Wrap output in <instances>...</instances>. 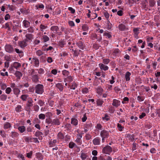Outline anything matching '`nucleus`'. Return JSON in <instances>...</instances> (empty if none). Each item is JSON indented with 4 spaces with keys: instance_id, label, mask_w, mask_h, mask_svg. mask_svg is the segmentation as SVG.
I'll list each match as a JSON object with an SVG mask.
<instances>
[{
    "instance_id": "obj_1",
    "label": "nucleus",
    "mask_w": 160,
    "mask_h": 160,
    "mask_svg": "<svg viewBox=\"0 0 160 160\" xmlns=\"http://www.w3.org/2000/svg\"><path fill=\"white\" fill-rule=\"evenodd\" d=\"M44 87L41 84H38L35 87V92L38 94H42L44 92Z\"/></svg>"
},
{
    "instance_id": "obj_2",
    "label": "nucleus",
    "mask_w": 160,
    "mask_h": 160,
    "mask_svg": "<svg viewBox=\"0 0 160 160\" xmlns=\"http://www.w3.org/2000/svg\"><path fill=\"white\" fill-rule=\"evenodd\" d=\"M100 135L102 138V142H104L105 141V139L108 138L109 137V132L108 131L105 130H103L101 131Z\"/></svg>"
},
{
    "instance_id": "obj_3",
    "label": "nucleus",
    "mask_w": 160,
    "mask_h": 160,
    "mask_svg": "<svg viewBox=\"0 0 160 160\" xmlns=\"http://www.w3.org/2000/svg\"><path fill=\"white\" fill-rule=\"evenodd\" d=\"M112 150L111 147L107 145L104 147L102 150V152L103 153L109 154L112 152Z\"/></svg>"
},
{
    "instance_id": "obj_4",
    "label": "nucleus",
    "mask_w": 160,
    "mask_h": 160,
    "mask_svg": "<svg viewBox=\"0 0 160 160\" xmlns=\"http://www.w3.org/2000/svg\"><path fill=\"white\" fill-rule=\"evenodd\" d=\"M32 100L31 98H29L28 100L27 103L26 104L25 108L28 111H30L31 107L33 106Z\"/></svg>"
},
{
    "instance_id": "obj_5",
    "label": "nucleus",
    "mask_w": 160,
    "mask_h": 160,
    "mask_svg": "<svg viewBox=\"0 0 160 160\" xmlns=\"http://www.w3.org/2000/svg\"><path fill=\"white\" fill-rule=\"evenodd\" d=\"M27 39H25L22 41H19L18 43L19 46L21 48H23L26 47L27 45Z\"/></svg>"
},
{
    "instance_id": "obj_6",
    "label": "nucleus",
    "mask_w": 160,
    "mask_h": 160,
    "mask_svg": "<svg viewBox=\"0 0 160 160\" xmlns=\"http://www.w3.org/2000/svg\"><path fill=\"white\" fill-rule=\"evenodd\" d=\"M5 49L7 52L9 53H11L14 51L13 47L10 45H6L5 47Z\"/></svg>"
},
{
    "instance_id": "obj_7",
    "label": "nucleus",
    "mask_w": 160,
    "mask_h": 160,
    "mask_svg": "<svg viewBox=\"0 0 160 160\" xmlns=\"http://www.w3.org/2000/svg\"><path fill=\"white\" fill-rule=\"evenodd\" d=\"M60 121L58 118H56L52 120V126H58L60 125Z\"/></svg>"
},
{
    "instance_id": "obj_8",
    "label": "nucleus",
    "mask_w": 160,
    "mask_h": 160,
    "mask_svg": "<svg viewBox=\"0 0 160 160\" xmlns=\"http://www.w3.org/2000/svg\"><path fill=\"white\" fill-rule=\"evenodd\" d=\"M32 62H31V63H34V66L36 67H38L39 66V62L38 58H32Z\"/></svg>"
},
{
    "instance_id": "obj_9",
    "label": "nucleus",
    "mask_w": 160,
    "mask_h": 160,
    "mask_svg": "<svg viewBox=\"0 0 160 160\" xmlns=\"http://www.w3.org/2000/svg\"><path fill=\"white\" fill-rule=\"evenodd\" d=\"M112 104L113 106L117 108L120 105V101L118 100L114 99Z\"/></svg>"
},
{
    "instance_id": "obj_10",
    "label": "nucleus",
    "mask_w": 160,
    "mask_h": 160,
    "mask_svg": "<svg viewBox=\"0 0 160 160\" xmlns=\"http://www.w3.org/2000/svg\"><path fill=\"white\" fill-rule=\"evenodd\" d=\"M12 67L17 70H18L21 67V64L18 62H15L12 64Z\"/></svg>"
},
{
    "instance_id": "obj_11",
    "label": "nucleus",
    "mask_w": 160,
    "mask_h": 160,
    "mask_svg": "<svg viewBox=\"0 0 160 160\" xmlns=\"http://www.w3.org/2000/svg\"><path fill=\"white\" fill-rule=\"evenodd\" d=\"M76 45L79 48L82 50L84 49L85 47L83 42L81 41H79L77 42Z\"/></svg>"
},
{
    "instance_id": "obj_12",
    "label": "nucleus",
    "mask_w": 160,
    "mask_h": 160,
    "mask_svg": "<svg viewBox=\"0 0 160 160\" xmlns=\"http://www.w3.org/2000/svg\"><path fill=\"white\" fill-rule=\"evenodd\" d=\"M23 26L25 28H29L30 25L29 22L26 19H25L22 22Z\"/></svg>"
},
{
    "instance_id": "obj_13",
    "label": "nucleus",
    "mask_w": 160,
    "mask_h": 160,
    "mask_svg": "<svg viewBox=\"0 0 160 160\" xmlns=\"http://www.w3.org/2000/svg\"><path fill=\"white\" fill-rule=\"evenodd\" d=\"M100 138L99 137H97L93 139L92 142L94 145H99L100 144Z\"/></svg>"
},
{
    "instance_id": "obj_14",
    "label": "nucleus",
    "mask_w": 160,
    "mask_h": 160,
    "mask_svg": "<svg viewBox=\"0 0 160 160\" xmlns=\"http://www.w3.org/2000/svg\"><path fill=\"white\" fill-rule=\"evenodd\" d=\"M57 139L58 141H61L64 139V135L61 132H59L57 135Z\"/></svg>"
},
{
    "instance_id": "obj_15",
    "label": "nucleus",
    "mask_w": 160,
    "mask_h": 160,
    "mask_svg": "<svg viewBox=\"0 0 160 160\" xmlns=\"http://www.w3.org/2000/svg\"><path fill=\"white\" fill-rule=\"evenodd\" d=\"M99 66L101 70H102L104 71L107 70L108 69V68L107 66H106L102 63L99 64Z\"/></svg>"
},
{
    "instance_id": "obj_16",
    "label": "nucleus",
    "mask_w": 160,
    "mask_h": 160,
    "mask_svg": "<svg viewBox=\"0 0 160 160\" xmlns=\"http://www.w3.org/2000/svg\"><path fill=\"white\" fill-rule=\"evenodd\" d=\"M56 87L59 90L62 92L63 91V86L61 83H58L56 84Z\"/></svg>"
},
{
    "instance_id": "obj_17",
    "label": "nucleus",
    "mask_w": 160,
    "mask_h": 160,
    "mask_svg": "<svg viewBox=\"0 0 160 160\" xmlns=\"http://www.w3.org/2000/svg\"><path fill=\"white\" fill-rule=\"evenodd\" d=\"M119 30L121 31H124L126 29V27L125 25L121 23L119 24L118 26Z\"/></svg>"
},
{
    "instance_id": "obj_18",
    "label": "nucleus",
    "mask_w": 160,
    "mask_h": 160,
    "mask_svg": "<svg viewBox=\"0 0 160 160\" xmlns=\"http://www.w3.org/2000/svg\"><path fill=\"white\" fill-rule=\"evenodd\" d=\"M43 42H46L49 40V37L46 35H43L41 39Z\"/></svg>"
},
{
    "instance_id": "obj_19",
    "label": "nucleus",
    "mask_w": 160,
    "mask_h": 160,
    "mask_svg": "<svg viewBox=\"0 0 160 160\" xmlns=\"http://www.w3.org/2000/svg\"><path fill=\"white\" fill-rule=\"evenodd\" d=\"M88 156L87 155V153H85L82 151L81 152L80 158L82 160H85Z\"/></svg>"
},
{
    "instance_id": "obj_20",
    "label": "nucleus",
    "mask_w": 160,
    "mask_h": 160,
    "mask_svg": "<svg viewBox=\"0 0 160 160\" xmlns=\"http://www.w3.org/2000/svg\"><path fill=\"white\" fill-rule=\"evenodd\" d=\"M78 120L75 118H72L71 120V123L74 126H76L78 124Z\"/></svg>"
},
{
    "instance_id": "obj_21",
    "label": "nucleus",
    "mask_w": 160,
    "mask_h": 160,
    "mask_svg": "<svg viewBox=\"0 0 160 160\" xmlns=\"http://www.w3.org/2000/svg\"><path fill=\"white\" fill-rule=\"evenodd\" d=\"M104 102L103 101L100 99H97L96 101V103L98 106L102 107Z\"/></svg>"
},
{
    "instance_id": "obj_22",
    "label": "nucleus",
    "mask_w": 160,
    "mask_h": 160,
    "mask_svg": "<svg viewBox=\"0 0 160 160\" xmlns=\"http://www.w3.org/2000/svg\"><path fill=\"white\" fill-rule=\"evenodd\" d=\"M131 75V73L129 72H126L125 75V79L127 81H128L130 80V76Z\"/></svg>"
},
{
    "instance_id": "obj_23",
    "label": "nucleus",
    "mask_w": 160,
    "mask_h": 160,
    "mask_svg": "<svg viewBox=\"0 0 160 160\" xmlns=\"http://www.w3.org/2000/svg\"><path fill=\"white\" fill-rule=\"evenodd\" d=\"M33 35L32 34L27 33L25 35V37L26 39L32 40L33 38Z\"/></svg>"
},
{
    "instance_id": "obj_24",
    "label": "nucleus",
    "mask_w": 160,
    "mask_h": 160,
    "mask_svg": "<svg viewBox=\"0 0 160 160\" xmlns=\"http://www.w3.org/2000/svg\"><path fill=\"white\" fill-rule=\"evenodd\" d=\"M14 75L18 79H20L21 77L22 76V74L21 73V72L17 70L15 71Z\"/></svg>"
},
{
    "instance_id": "obj_25",
    "label": "nucleus",
    "mask_w": 160,
    "mask_h": 160,
    "mask_svg": "<svg viewBox=\"0 0 160 160\" xmlns=\"http://www.w3.org/2000/svg\"><path fill=\"white\" fill-rule=\"evenodd\" d=\"M26 129L25 127L24 126H19L18 128V130L21 133H22L25 132Z\"/></svg>"
},
{
    "instance_id": "obj_26",
    "label": "nucleus",
    "mask_w": 160,
    "mask_h": 160,
    "mask_svg": "<svg viewBox=\"0 0 160 160\" xmlns=\"http://www.w3.org/2000/svg\"><path fill=\"white\" fill-rule=\"evenodd\" d=\"M19 136L18 132H12L11 134V136L13 138H17Z\"/></svg>"
},
{
    "instance_id": "obj_27",
    "label": "nucleus",
    "mask_w": 160,
    "mask_h": 160,
    "mask_svg": "<svg viewBox=\"0 0 160 160\" xmlns=\"http://www.w3.org/2000/svg\"><path fill=\"white\" fill-rule=\"evenodd\" d=\"M51 30L52 31H53V32L54 33H57V31L59 30V28L58 26H52L50 28Z\"/></svg>"
},
{
    "instance_id": "obj_28",
    "label": "nucleus",
    "mask_w": 160,
    "mask_h": 160,
    "mask_svg": "<svg viewBox=\"0 0 160 160\" xmlns=\"http://www.w3.org/2000/svg\"><path fill=\"white\" fill-rule=\"evenodd\" d=\"M32 81L35 82H37L38 81V77L37 75H33L32 76Z\"/></svg>"
},
{
    "instance_id": "obj_29",
    "label": "nucleus",
    "mask_w": 160,
    "mask_h": 160,
    "mask_svg": "<svg viewBox=\"0 0 160 160\" xmlns=\"http://www.w3.org/2000/svg\"><path fill=\"white\" fill-rule=\"evenodd\" d=\"M11 127V124L9 122H6L4 123V128L5 129L9 128Z\"/></svg>"
},
{
    "instance_id": "obj_30",
    "label": "nucleus",
    "mask_w": 160,
    "mask_h": 160,
    "mask_svg": "<svg viewBox=\"0 0 160 160\" xmlns=\"http://www.w3.org/2000/svg\"><path fill=\"white\" fill-rule=\"evenodd\" d=\"M73 80V79L72 78V77L70 76L69 75L67 76V77L65 78H64V82H71Z\"/></svg>"
},
{
    "instance_id": "obj_31",
    "label": "nucleus",
    "mask_w": 160,
    "mask_h": 160,
    "mask_svg": "<svg viewBox=\"0 0 160 160\" xmlns=\"http://www.w3.org/2000/svg\"><path fill=\"white\" fill-rule=\"evenodd\" d=\"M15 50L16 52L19 54L20 57H22L23 56V52L22 51L19 50V49L17 48H15Z\"/></svg>"
},
{
    "instance_id": "obj_32",
    "label": "nucleus",
    "mask_w": 160,
    "mask_h": 160,
    "mask_svg": "<svg viewBox=\"0 0 160 160\" xmlns=\"http://www.w3.org/2000/svg\"><path fill=\"white\" fill-rule=\"evenodd\" d=\"M13 92L16 95L17 97H18V95L20 92V90L18 88H15L13 89Z\"/></svg>"
},
{
    "instance_id": "obj_33",
    "label": "nucleus",
    "mask_w": 160,
    "mask_h": 160,
    "mask_svg": "<svg viewBox=\"0 0 160 160\" xmlns=\"http://www.w3.org/2000/svg\"><path fill=\"white\" fill-rule=\"evenodd\" d=\"M9 23L11 25H12V22H7L5 24L4 28L5 29H8V31H10L11 30L10 27L9 26Z\"/></svg>"
},
{
    "instance_id": "obj_34",
    "label": "nucleus",
    "mask_w": 160,
    "mask_h": 160,
    "mask_svg": "<svg viewBox=\"0 0 160 160\" xmlns=\"http://www.w3.org/2000/svg\"><path fill=\"white\" fill-rule=\"evenodd\" d=\"M134 136L133 134L131 135L130 134H128L127 135V137L128 138L129 140L131 141H133L134 140Z\"/></svg>"
},
{
    "instance_id": "obj_35",
    "label": "nucleus",
    "mask_w": 160,
    "mask_h": 160,
    "mask_svg": "<svg viewBox=\"0 0 160 160\" xmlns=\"http://www.w3.org/2000/svg\"><path fill=\"white\" fill-rule=\"evenodd\" d=\"M57 142V140L56 139L53 140L52 141L51 140L49 142V144L51 147H52L55 145V144Z\"/></svg>"
},
{
    "instance_id": "obj_36",
    "label": "nucleus",
    "mask_w": 160,
    "mask_h": 160,
    "mask_svg": "<svg viewBox=\"0 0 160 160\" xmlns=\"http://www.w3.org/2000/svg\"><path fill=\"white\" fill-rule=\"evenodd\" d=\"M62 75L65 77L68 76L70 74L69 72L65 70L62 71Z\"/></svg>"
},
{
    "instance_id": "obj_37",
    "label": "nucleus",
    "mask_w": 160,
    "mask_h": 160,
    "mask_svg": "<svg viewBox=\"0 0 160 160\" xmlns=\"http://www.w3.org/2000/svg\"><path fill=\"white\" fill-rule=\"evenodd\" d=\"M103 36H107L108 38H110L112 37V35L110 34V32H105L103 33Z\"/></svg>"
},
{
    "instance_id": "obj_38",
    "label": "nucleus",
    "mask_w": 160,
    "mask_h": 160,
    "mask_svg": "<svg viewBox=\"0 0 160 160\" xmlns=\"http://www.w3.org/2000/svg\"><path fill=\"white\" fill-rule=\"evenodd\" d=\"M36 156L39 159L42 160L43 159V156L42 154L40 152H38L36 153Z\"/></svg>"
},
{
    "instance_id": "obj_39",
    "label": "nucleus",
    "mask_w": 160,
    "mask_h": 160,
    "mask_svg": "<svg viewBox=\"0 0 160 160\" xmlns=\"http://www.w3.org/2000/svg\"><path fill=\"white\" fill-rule=\"evenodd\" d=\"M22 107L21 105H18L15 108V110L17 112H20L22 111Z\"/></svg>"
},
{
    "instance_id": "obj_40",
    "label": "nucleus",
    "mask_w": 160,
    "mask_h": 160,
    "mask_svg": "<svg viewBox=\"0 0 160 160\" xmlns=\"http://www.w3.org/2000/svg\"><path fill=\"white\" fill-rule=\"evenodd\" d=\"M58 45L61 47H63L65 44V43L64 41L62 40H61L58 42Z\"/></svg>"
},
{
    "instance_id": "obj_41",
    "label": "nucleus",
    "mask_w": 160,
    "mask_h": 160,
    "mask_svg": "<svg viewBox=\"0 0 160 160\" xmlns=\"http://www.w3.org/2000/svg\"><path fill=\"white\" fill-rule=\"evenodd\" d=\"M35 7H36L37 9H38V8L43 9L44 8V6L43 4H37Z\"/></svg>"
},
{
    "instance_id": "obj_42",
    "label": "nucleus",
    "mask_w": 160,
    "mask_h": 160,
    "mask_svg": "<svg viewBox=\"0 0 160 160\" xmlns=\"http://www.w3.org/2000/svg\"><path fill=\"white\" fill-rule=\"evenodd\" d=\"M155 2L154 0H149V5L150 7H153L155 4Z\"/></svg>"
},
{
    "instance_id": "obj_43",
    "label": "nucleus",
    "mask_w": 160,
    "mask_h": 160,
    "mask_svg": "<svg viewBox=\"0 0 160 160\" xmlns=\"http://www.w3.org/2000/svg\"><path fill=\"white\" fill-rule=\"evenodd\" d=\"M76 146V144L72 142H70L68 144V147L70 148H72Z\"/></svg>"
},
{
    "instance_id": "obj_44",
    "label": "nucleus",
    "mask_w": 160,
    "mask_h": 160,
    "mask_svg": "<svg viewBox=\"0 0 160 160\" xmlns=\"http://www.w3.org/2000/svg\"><path fill=\"white\" fill-rule=\"evenodd\" d=\"M7 98V96L5 94H2L0 96V98L2 101L6 100Z\"/></svg>"
},
{
    "instance_id": "obj_45",
    "label": "nucleus",
    "mask_w": 160,
    "mask_h": 160,
    "mask_svg": "<svg viewBox=\"0 0 160 160\" xmlns=\"http://www.w3.org/2000/svg\"><path fill=\"white\" fill-rule=\"evenodd\" d=\"M144 98L143 96H138L137 97V100L139 102L143 101L144 100Z\"/></svg>"
},
{
    "instance_id": "obj_46",
    "label": "nucleus",
    "mask_w": 160,
    "mask_h": 160,
    "mask_svg": "<svg viewBox=\"0 0 160 160\" xmlns=\"http://www.w3.org/2000/svg\"><path fill=\"white\" fill-rule=\"evenodd\" d=\"M38 118L39 119L44 120L45 118V115L44 114L41 113L39 115Z\"/></svg>"
},
{
    "instance_id": "obj_47",
    "label": "nucleus",
    "mask_w": 160,
    "mask_h": 160,
    "mask_svg": "<svg viewBox=\"0 0 160 160\" xmlns=\"http://www.w3.org/2000/svg\"><path fill=\"white\" fill-rule=\"evenodd\" d=\"M88 28L86 24H84L82 26V29L84 31H87Z\"/></svg>"
},
{
    "instance_id": "obj_48",
    "label": "nucleus",
    "mask_w": 160,
    "mask_h": 160,
    "mask_svg": "<svg viewBox=\"0 0 160 160\" xmlns=\"http://www.w3.org/2000/svg\"><path fill=\"white\" fill-rule=\"evenodd\" d=\"M158 64V62L156 61L152 62V65L153 68L154 69H156V67Z\"/></svg>"
},
{
    "instance_id": "obj_49",
    "label": "nucleus",
    "mask_w": 160,
    "mask_h": 160,
    "mask_svg": "<svg viewBox=\"0 0 160 160\" xmlns=\"http://www.w3.org/2000/svg\"><path fill=\"white\" fill-rule=\"evenodd\" d=\"M47 26L41 24L40 26V28L41 31H43V29H45L47 28Z\"/></svg>"
},
{
    "instance_id": "obj_50",
    "label": "nucleus",
    "mask_w": 160,
    "mask_h": 160,
    "mask_svg": "<svg viewBox=\"0 0 160 160\" xmlns=\"http://www.w3.org/2000/svg\"><path fill=\"white\" fill-rule=\"evenodd\" d=\"M14 67H12V65L11 64L9 69V70L10 73H14L15 72Z\"/></svg>"
},
{
    "instance_id": "obj_51",
    "label": "nucleus",
    "mask_w": 160,
    "mask_h": 160,
    "mask_svg": "<svg viewBox=\"0 0 160 160\" xmlns=\"http://www.w3.org/2000/svg\"><path fill=\"white\" fill-rule=\"evenodd\" d=\"M17 157L21 159L22 160H25V158L24 156L22 154H19L17 156Z\"/></svg>"
},
{
    "instance_id": "obj_52",
    "label": "nucleus",
    "mask_w": 160,
    "mask_h": 160,
    "mask_svg": "<svg viewBox=\"0 0 160 160\" xmlns=\"http://www.w3.org/2000/svg\"><path fill=\"white\" fill-rule=\"evenodd\" d=\"M137 144L136 143H133L132 144V150L133 151H135L136 150V149H137Z\"/></svg>"
},
{
    "instance_id": "obj_53",
    "label": "nucleus",
    "mask_w": 160,
    "mask_h": 160,
    "mask_svg": "<svg viewBox=\"0 0 160 160\" xmlns=\"http://www.w3.org/2000/svg\"><path fill=\"white\" fill-rule=\"evenodd\" d=\"M117 127L118 130L120 131H122V129L124 128V127H122L121 124L119 123H118Z\"/></svg>"
},
{
    "instance_id": "obj_54",
    "label": "nucleus",
    "mask_w": 160,
    "mask_h": 160,
    "mask_svg": "<svg viewBox=\"0 0 160 160\" xmlns=\"http://www.w3.org/2000/svg\"><path fill=\"white\" fill-rule=\"evenodd\" d=\"M28 96L27 95H23L21 96V98L23 101H25Z\"/></svg>"
},
{
    "instance_id": "obj_55",
    "label": "nucleus",
    "mask_w": 160,
    "mask_h": 160,
    "mask_svg": "<svg viewBox=\"0 0 160 160\" xmlns=\"http://www.w3.org/2000/svg\"><path fill=\"white\" fill-rule=\"evenodd\" d=\"M119 52V49L117 48L114 50L113 52L114 55H117Z\"/></svg>"
},
{
    "instance_id": "obj_56",
    "label": "nucleus",
    "mask_w": 160,
    "mask_h": 160,
    "mask_svg": "<svg viewBox=\"0 0 160 160\" xmlns=\"http://www.w3.org/2000/svg\"><path fill=\"white\" fill-rule=\"evenodd\" d=\"M102 119L103 120H106L107 121H108L110 118L108 116L107 114H105L104 117L102 118Z\"/></svg>"
},
{
    "instance_id": "obj_57",
    "label": "nucleus",
    "mask_w": 160,
    "mask_h": 160,
    "mask_svg": "<svg viewBox=\"0 0 160 160\" xmlns=\"http://www.w3.org/2000/svg\"><path fill=\"white\" fill-rule=\"evenodd\" d=\"M77 85L75 82H73L72 85L70 87V88L71 89H72L73 90H74L77 87Z\"/></svg>"
},
{
    "instance_id": "obj_58",
    "label": "nucleus",
    "mask_w": 160,
    "mask_h": 160,
    "mask_svg": "<svg viewBox=\"0 0 160 160\" xmlns=\"http://www.w3.org/2000/svg\"><path fill=\"white\" fill-rule=\"evenodd\" d=\"M42 135V133L41 132L39 131H36L35 133V135L36 137H39Z\"/></svg>"
},
{
    "instance_id": "obj_59",
    "label": "nucleus",
    "mask_w": 160,
    "mask_h": 160,
    "mask_svg": "<svg viewBox=\"0 0 160 160\" xmlns=\"http://www.w3.org/2000/svg\"><path fill=\"white\" fill-rule=\"evenodd\" d=\"M0 134L1 135L3 138L6 137V134L4 131L0 130Z\"/></svg>"
},
{
    "instance_id": "obj_60",
    "label": "nucleus",
    "mask_w": 160,
    "mask_h": 160,
    "mask_svg": "<svg viewBox=\"0 0 160 160\" xmlns=\"http://www.w3.org/2000/svg\"><path fill=\"white\" fill-rule=\"evenodd\" d=\"M37 55L38 56H40L43 54L42 52L40 50H38L36 52Z\"/></svg>"
},
{
    "instance_id": "obj_61",
    "label": "nucleus",
    "mask_w": 160,
    "mask_h": 160,
    "mask_svg": "<svg viewBox=\"0 0 160 160\" xmlns=\"http://www.w3.org/2000/svg\"><path fill=\"white\" fill-rule=\"evenodd\" d=\"M87 117L86 116V113H85L83 116V117L82 118V122H85L87 119Z\"/></svg>"
},
{
    "instance_id": "obj_62",
    "label": "nucleus",
    "mask_w": 160,
    "mask_h": 160,
    "mask_svg": "<svg viewBox=\"0 0 160 160\" xmlns=\"http://www.w3.org/2000/svg\"><path fill=\"white\" fill-rule=\"evenodd\" d=\"M110 61L109 59H104L103 60V62L106 64H107Z\"/></svg>"
},
{
    "instance_id": "obj_63",
    "label": "nucleus",
    "mask_w": 160,
    "mask_h": 160,
    "mask_svg": "<svg viewBox=\"0 0 160 160\" xmlns=\"http://www.w3.org/2000/svg\"><path fill=\"white\" fill-rule=\"evenodd\" d=\"M33 28L32 27H30L28 29V32L30 33H32L34 32Z\"/></svg>"
},
{
    "instance_id": "obj_64",
    "label": "nucleus",
    "mask_w": 160,
    "mask_h": 160,
    "mask_svg": "<svg viewBox=\"0 0 160 160\" xmlns=\"http://www.w3.org/2000/svg\"><path fill=\"white\" fill-rule=\"evenodd\" d=\"M11 91V89L10 87L7 88L5 92L7 94H9Z\"/></svg>"
}]
</instances>
